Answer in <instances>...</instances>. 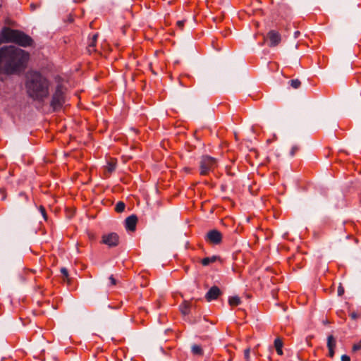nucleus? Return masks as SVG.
<instances>
[{
    "instance_id": "obj_3",
    "label": "nucleus",
    "mask_w": 361,
    "mask_h": 361,
    "mask_svg": "<svg viewBox=\"0 0 361 361\" xmlns=\"http://www.w3.org/2000/svg\"><path fill=\"white\" fill-rule=\"evenodd\" d=\"M2 37L6 42H15L23 47L31 46L33 43L32 39L23 32L18 30H11L8 27L3 29Z\"/></svg>"
},
{
    "instance_id": "obj_16",
    "label": "nucleus",
    "mask_w": 361,
    "mask_h": 361,
    "mask_svg": "<svg viewBox=\"0 0 361 361\" xmlns=\"http://www.w3.org/2000/svg\"><path fill=\"white\" fill-rule=\"evenodd\" d=\"M228 303L231 306H237L241 303V300L238 296H231L228 298Z\"/></svg>"
},
{
    "instance_id": "obj_7",
    "label": "nucleus",
    "mask_w": 361,
    "mask_h": 361,
    "mask_svg": "<svg viewBox=\"0 0 361 361\" xmlns=\"http://www.w3.org/2000/svg\"><path fill=\"white\" fill-rule=\"evenodd\" d=\"M119 242V236L116 233H110L103 235L102 243L109 247H115L118 245Z\"/></svg>"
},
{
    "instance_id": "obj_22",
    "label": "nucleus",
    "mask_w": 361,
    "mask_h": 361,
    "mask_svg": "<svg viewBox=\"0 0 361 361\" xmlns=\"http://www.w3.org/2000/svg\"><path fill=\"white\" fill-rule=\"evenodd\" d=\"M39 211L43 216V218L47 220V213H46V210L44 209V207H43L42 206H40L39 207Z\"/></svg>"
},
{
    "instance_id": "obj_28",
    "label": "nucleus",
    "mask_w": 361,
    "mask_h": 361,
    "mask_svg": "<svg viewBox=\"0 0 361 361\" xmlns=\"http://www.w3.org/2000/svg\"><path fill=\"white\" fill-rule=\"evenodd\" d=\"M109 281H110L111 285L116 284V280L114 278V276L112 275L109 277Z\"/></svg>"
},
{
    "instance_id": "obj_2",
    "label": "nucleus",
    "mask_w": 361,
    "mask_h": 361,
    "mask_svg": "<svg viewBox=\"0 0 361 361\" xmlns=\"http://www.w3.org/2000/svg\"><path fill=\"white\" fill-rule=\"evenodd\" d=\"M50 82L37 71L30 72L26 77L25 87L27 95L33 100L43 102L49 94Z\"/></svg>"
},
{
    "instance_id": "obj_12",
    "label": "nucleus",
    "mask_w": 361,
    "mask_h": 361,
    "mask_svg": "<svg viewBox=\"0 0 361 361\" xmlns=\"http://www.w3.org/2000/svg\"><path fill=\"white\" fill-rule=\"evenodd\" d=\"M274 347L276 348V350L277 352V354L279 355H283V341L281 338H277L274 340Z\"/></svg>"
},
{
    "instance_id": "obj_20",
    "label": "nucleus",
    "mask_w": 361,
    "mask_h": 361,
    "mask_svg": "<svg viewBox=\"0 0 361 361\" xmlns=\"http://www.w3.org/2000/svg\"><path fill=\"white\" fill-rule=\"evenodd\" d=\"M116 169V164L112 162H108L106 166V170L109 173H111Z\"/></svg>"
},
{
    "instance_id": "obj_26",
    "label": "nucleus",
    "mask_w": 361,
    "mask_h": 361,
    "mask_svg": "<svg viewBox=\"0 0 361 361\" xmlns=\"http://www.w3.org/2000/svg\"><path fill=\"white\" fill-rule=\"evenodd\" d=\"M360 349H361V343H359L354 344L352 350L353 352H356L357 350H359Z\"/></svg>"
},
{
    "instance_id": "obj_13",
    "label": "nucleus",
    "mask_w": 361,
    "mask_h": 361,
    "mask_svg": "<svg viewBox=\"0 0 361 361\" xmlns=\"http://www.w3.org/2000/svg\"><path fill=\"white\" fill-rule=\"evenodd\" d=\"M98 37V34H94L92 39L90 40V42L88 43L87 49L89 52H92L94 51V47L96 45L97 39Z\"/></svg>"
},
{
    "instance_id": "obj_18",
    "label": "nucleus",
    "mask_w": 361,
    "mask_h": 361,
    "mask_svg": "<svg viewBox=\"0 0 361 361\" xmlns=\"http://www.w3.org/2000/svg\"><path fill=\"white\" fill-rule=\"evenodd\" d=\"M125 207H126L125 203L120 201L116 203V207H115V210L118 213H121L124 211Z\"/></svg>"
},
{
    "instance_id": "obj_9",
    "label": "nucleus",
    "mask_w": 361,
    "mask_h": 361,
    "mask_svg": "<svg viewBox=\"0 0 361 361\" xmlns=\"http://www.w3.org/2000/svg\"><path fill=\"white\" fill-rule=\"evenodd\" d=\"M222 294L221 290L216 286H214L209 288L205 295V298L208 302L216 300L218 297Z\"/></svg>"
},
{
    "instance_id": "obj_17",
    "label": "nucleus",
    "mask_w": 361,
    "mask_h": 361,
    "mask_svg": "<svg viewBox=\"0 0 361 361\" xmlns=\"http://www.w3.org/2000/svg\"><path fill=\"white\" fill-rule=\"evenodd\" d=\"M336 346V339L332 336L330 335L327 337V348L328 349L334 348Z\"/></svg>"
},
{
    "instance_id": "obj_6",
    "label": "nucleus",
    "mask_w": 361,
    "mask_h": 361,
    "mask_svg": "<svg viewBox=\"0 0 361 361\" xmlns=\"http://www.w3.org/2000/svg\"><path fill=\"white\" fill-rule=\"evenodd\" d=\"M205 239L211 244L219 245L222 241V235L218 230L213 229L207 233Z\"/></svg>"
},
{
    "instance_id": "obj_30",
    "label": "nucleus",
    "mask_w": 361,
    "mask_h": 361,
    "mask_svg": "<svg viewBox=\"0 0 361 361\" xmlns=\"http://www.w3.org/2000/svg\"><path fill=\"white\" fill-rule=\"evenodd\" d=\"M352 319H356L358 317V314L356 312H352L350 314Z\"/></svg>"
},
{
    "instance_id": "obj_33",
    "label": "nucleus",
    "mask_w": 361,
    "mask_h": 361,
    "mask_svg": "<svg viewBox=\"0 0 361 361\" xmlns=\"http://www.w3.org/2000/svg\"><path fill=\"white\" fill-rule=\"evenodd\" d=\"M20 196H22V197H23L25 201H27V200H28L27 196H26V195H24L23 193H20Z\"/></svg>"
},
{
    "instance_id": "obj_19",
    "label": "nucleus",
    "mask_w": 361,
    "mask_h": 361,
    "mask_svg": "<svg viewBox=\"0 0 361 361\" xmlns=\"http://www.w3.org/2000/svg\"><path fill=\"white\" fill-rule=\"evenodd\" d=\"M290 85L294 88L298 89L301 85V82L298 79H293L289 81Z\"/></svg>"
},
{
    "instance_id": "obj_11",
    "label": "nucleus",
    "mask_w": 361,
    "mask_h": 361,
    "mask_svg": "<svg viewBox=\"0 0 361 361\" xmlns=\"http://www.w3.org/2000/svg\"><path fill=\"white\" fill-rule=\"evenodd\" d=\"M179 308L183 314L188 315L190 313V309L192 308V304L188 301H184Z\"/></svg>"
},
{
    "instance_id": "obj_25",
    "label": "nucleus",
    "mask_w": 361,
    "mask_h": 361,
    "mask_svg": "<svg viewBox=\"0 0 361 361\" xmlns=\"http://www.w3.org/2000/svg\"><path fill=\"white\" fill-rule=\"evenodd\" d=\"M61 272L64 276L65 278L67 279L68 277V271L66 268L62 267L61 269Z\"/></svg>"
},
{
    "instance_id": "obj_10",
    "label": "nucleus",
    "mask_w": 361,
    "mask_h": 361,
    "mask_svg": "<svg viewBox=\"0 0 361 361\" xmlns=\"http://www.w3.org/2000/svg\"><path fill=\"white\" fill-rule=\"evenodd\" d=\"M137 218L135 215L133 214L129 216L126 219V228L127 230L134 231L135 230Z\"/></svg>"
},
{
    "instance_id": "obj_4",
    "label": "nucleus",
    "mask_w": 361,
    "mask_h": 361,
    "mask_svg": "<svg viewBox=\"0 0 361 361\" xmlns=\"http://www.w3.org/2000/svg\"><path fill=\"white\" fill-rule=\"evenodd\" d=\"M66 102L65 91L61 85H57L56 90L52 95L50 106L54 111L59 110Z\"/></svg>"
},
{
    "instance_id": "obj_15",
    "label": "nucleus",
    "mask_w": 361,
    "mask_h": 361,
    "mask_svg": "<svg viewBox=\"0 0 361 361\" xmlns=\"http://www.w3.org/2000/svg\"><path fill=\"white\" fill-rule=\"evenodd\" d=\"M191 351L194 355H202L203 350L201 346L197 344H194L191 346Z\"/></svg>"
},
{
    "instance_id": "obj_5",
    "label": "nucleus",
    "mask_w": 361,
    "mask_h": 361,
    "mask_svg": "<svg viewBox=\"0 0 361 361\" xmlns=\"http://www.w3.org/2000/svg\"><path fill=\"white\" fill-rule=\"evenodd\" d=\"M216 159L209 156H203L200 163V174L205 176L214 166Z\"/></svg>"
},
{
    "instance_id": "obj_21",
    "label": "nucleus",
    "mask_w": 361,
    "mask_h": 361,
    "mask_svg": "<svg viewBox=\"0 0 361 361\" xmlns=\"http://www.w3.org/2000/svg\"><path fill=\"white\" fill-rule=\"evenodd\" d=\"M298 150H299V147L298 145L293 146L291 148L290 152V157H293L295 155V154L296 153V152H298Z\"/></svg>"
},
{
    "instance_id": "obj_1",
    "label": "nucleus",
    "mask_w": 361,
    "mask_h": 361,
    "mask_svg": "<svg viewBox=\"0 0 361 361\" xmlns=\"http://www.w3.org/2000/svg\"><path fill=\"white\" fill-rule=\"evenodd\" d=\"M28 55L23 49L15 46L0 48V71L13 74L20 71L27 60Z\"/></svg>"
},
{
    "instance_id": "obj_29",
    "label": "nucleus",
    "mask_w": 361,
    "mask_h": 361,
    "mask_svg": "<svg viewBox=\"0 0 361 361\" xmlns=\"http://www.w3.org/2000/svg\"><path fill=\"white\" fill-rule=\"evenodd\" d=\"M329 355L330 357H333L334 356V348L329 349Z\"/></svg>"
},
{
    "instance_id": "obj_23",
    "label": "nucleus",
    "mask_w": 361,
    "mask_h": 361,
    "mask_svg": "<svg viewBox=\"0 0 361 361\" xmlns=\"http://www.w3.org/2000/svg\"><path fill=\"white\" fill-rule=\"evenodd\" d=\"M337 292L338 296H341L344 293V288L341 284L338 286Z\"/></svg>"
},
{
    "instance_id": "obj_27",
    "label": "nucleus",
    "mask_w": 361,
    "mask_h": 361,
    "mask_svg": "<svg viewBox=\"0 0 361 361\" xmlns=\"http://www.w3.org/2000/svg\"><path fill=\"white\" fill-rule=\"evenodd\" d=\"M341 360V361H350V357L347 355H343Z\"/></svg>"
},
{
    "instance_id": "obj_31",
    "label": "nucleus",
    "mask_w": 361,
    "mask_h": 361,
    "mask_svg": "<svg viewBox=\"0 0 361 361\" xmlns=\"http://www.w3.org/2000/svg\"><path fill=\"white\" fill-rule=\"evenodd\" d=\"M184 23L185 21L184 20H179L177 22V25L180 27V28H182L184 25Z\"/></svg>"
},
{
    "instance_id": "obj_32",
    "label": "nucleus",
    "mask_w": 361,
    "mask_h": 361,
    "mask_svg": "<svg viewBox=\"0 0 361 361\" xmlns=\"http://www.w3.org/2000/svg\"><path fill=\"white\" fill-rule=\"evenodd\" d=\"M300 34V32H299V31H296V32H294V37H295V38H298V37H299Z\"/></svg>"
},
{
    "instance_id": "obj_14",
    "label": "nucleus",
    "mask_w": 361,
    "mask_h": 361,
    "mask_svg": "<svg viewBox=\"0 0 361 361\" xmlns=\"http://www.w3.org/2000/svg\"><path fill=\"white\" fill-rule=\"evenodd\" d=\"M218 259H219V257L215 256V255L212 256V257H205L202 259V264L203 266H208L209 264L215 262Z\"/></svg>"
},
{
    "instance_id": "obj_24",
    "label": "nucleus",
    "mask_w": 361,
    "mask_h": 361,
    "mask_svg": "<svg viewBox=\"0 0 361 361\" xmlns=\"http://www.w3.org/2000/svg\"><path fill=\"white\" fill-rule=\"evenodd\" d=\"M250 348H246L245 350H244V357H245V359H246L247 360H249L250 358Z\"/></svg>"
},
{
    "instance_id": "obj_8",
    "label": "nucleus",
    "mask_w": 361,
    "mask_h": 361,
    "mask_svg": "<svg viewBox=\"0 0 361 361\" xmlns=\"http://www.w3.org/2000/svg\"><path fill=\"white\" fill-rule=\"evenodd\" d=\"M267 38L269 40V46L271 47L277 46L281 40V35L275 30H270L267 33Z\"/></svg>"
},
{
    "instance_id": "obj_34",
    "label": "nucleus",
    "mask_w": 361,
    "mask_h": 361,
    "mask_svg": "<svg viewBox=\"0 0 361 361\" xmlns=\"http://www.w3.org/2000/svg\"><path fill=\"white\" fill-rule=\"evenodd\" d=\"M68 21L71 22V23L73 22V18L72 16H69Z\"/></svg>"
}]
</instances>
